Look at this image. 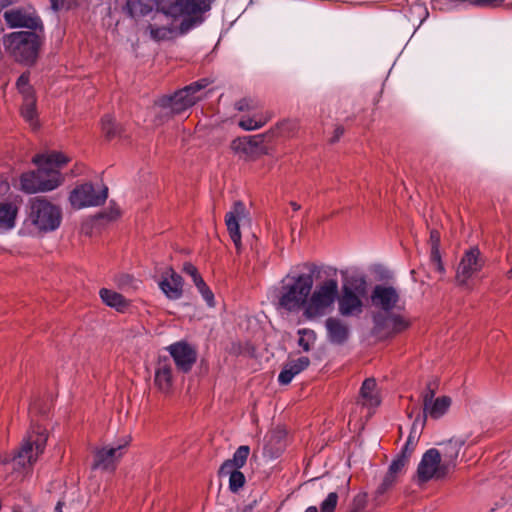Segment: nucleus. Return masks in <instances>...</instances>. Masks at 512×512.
Segmentation results:
<instances>
[{
	"label": "nucleus",
	"mask_w": 512,
	"mask_h": 512,
	"mask_svg": "<svg viewBox=\"0 0 512 512\" xmlns=\"http://www.w3.org/2000/svg\"><path fill=\"white\" fill-rule=\"evenodd\" d=\"M310 364V360L306 356L299 357L295 360L289 361L286 366L289 370L294 374V376L298 375L302 371H304Z\"/></svg>",
	"instance_id": "37"
},
{
	"label": "nucleus",
	"mask_w": 512,
	"mask_h": 512,
	"mask_svg": "<svg viewBox=\"0 0 512 512\" xmlns=\"http://www.w3.org/2000/svg\"><path fill=\"white\" fill-rule=\"evenodd\" d=\"M68 162L69 158L57 151L34 156L33 163L37 165L38 169L21 175L22 191L27 194H34L56 189L63 182L60 169Z\"/></svg>",
	"instance_id": "2"
},
{
	"label": "nucleus",
	"mask_w": 512,
	"mask_h": 512,
	"mask_svg": "<svg viewBox=\"0 0 512 512\" xmlns=\"http://www.w3.org/2000/svg\"><path fill=\"white\" fill-rule=\"evenodd\" d=\"M62 222V210L43 197L29 201L24 229L31 235H43L57 230Z\"/></svg>",
	"instance_id": "4"
},
{
	"label": "nucleus",
	"mask_w": 512,
	"mask_h": 512,
	"mask_svg": "<svg viewBox=\"0 0 512 512\" xmlns=\"http://www.w3.org/2000/svg\"><path fill=\"white\" fill-rule=\"evenodd\" d=\"M373 333L381 337H391L408 329L410 322L402 315L376 312L372 316Z\"/></svg>",
	"instance_id": "12"
},
{
	"label": "nucleus",
	"mask_w": 512,
	"mask_h": 512,
	"mask_svg": "<svg viewBox=\"0 0 512 512\" xmlns=\"http://www.w3.org/2000/svg\"><path fill=\"white\" fill-rule=\"evenodd\" d=\"M101 300L109 307L123 312L129 305L128 301L118 292L102 288L99 292Z\"/></svg>",
	"instance_id": "24"
},
{
	"label": "nucleus",
	"mask_w": 512,
	"mask_h": 512,
	"mask_svg": "<svg viewBox=\"0 0 512 512\" xmlns=\"http://www.w3.org/2000/svg\"><path fill=\"white\" fill-rule=\"evenodd\" d=\"M198 292L201 294L203 300L209 307L215 306V298L212 290L207 286L204 280H199L198 283L195 284Z\"/></svg>",
	"instance_id": "35"
},
{
	"label": "nucleus",
	"mask_w": 512,
	"mask_h": 512,
	"mask_svg": "<svg viewBox=\"0 0 512 512\" xmlns=\"http://www.w3.org/2000/svg\"><path fill=\"white\" fill-rule=\"evenodd\" d=\"M17 2H18V0H0V7L6 8L12 4L17 3Z\"/></svg>",
	"instance_id": "56"
},
{
	"label": "nucleus",
	"mask_w": 512,
	"mask_h": 512,
	"mask_svg": "<svg viewBox=\"0 0 512 512\" xmlns=\"http://www.w3.org/2000/svg\"><path fill=\"white\" fill-rule=\"evenodd\" d=\"M19 209L12 202L0 203V235L5 234L16 226Z\"/></svg>",
	"instance_id": "21"
},
{
	"label": "nucleus",
	"mask_w": 512,
	"mask_h": 512,
	"mask_svg": "<svg viewBox=\"0 0 512 512\" xmlns=\"http://www.w3.org/2000/svg\"><path fill=\"white\" fill-rule=\"evenodd\" d=\"M246 217V208L241 201L234 203L232 209L226 213L225 223L229 232L230 238L239 250L241 247V233L239 221Z\"/></svg>",
	"instance_id": "19"
},
{
	"label": "nucleus",
	"mask_w": 512,
	"mask_h": 512,
	"mask_svg": "<svg viewBox=\"0 0 512 512\" xmlns=\"http://www.w3.org/2000/svg\"><path fill=\"white\" fill-rule=\"evenodd\" d=\"M366 504V494H358L354 498V512H358L365 507Z\"/></svg>",
	"instance_id": "48"
},
{
	"label": "nucleus",
	"mask_w": 512,
	"mask_h": 512,
	"mask_svg": "<svg viewBox=\"0 0 512 512\" xmlns=\"http://www.w3.org/2000/svg\"><path fill=\"white\" fill-rule=\"evenodd\" d=\"M430 259H431V262L434 265L435 269L439 273L442 274V273L445 272V268H444L443 263L441 261V255H440L439 248H431Z\"/></svg>",
	"instance_id": "42"
},
{
	"label": "nucleus",
	"mask_w": 512,
	"mask_h": 512,
	"mask_svg": "<svg viewBox=\"0 0 512 512\" xmlns=\"http://www.w3.org/2000/svg\"><path fill=\"white\" fill-rule=\"evenodd\" d=\"M298 345L305 352H309L316 341V333L312 329L302 328L298 330Z\"/></svg>",
	"instance_id": "32"
},
{
	"label": "nucleus",
	"mask_w": 512,
	"mask_h": 512,
	"mask_svg": "<svg viewBox=\"0 0 512 512\" xmlns=\"http://www.w3.org/2000/svg\"><path fill=\"white\" fill-rule=\"evenodd\" d=\"M154 384L162 393H169L173 386L172 364L168 357H159L154 374Z\"/></svg>",
	"instance_id": "20"
},
{
	"label": "nucleus",
	"mask_w": 512,
	"mask_h": 512,
	"mask_svg": "<svg viewBox=\"0 0 512 512\" xmlns=\"http://www.w3.org/2000/svg\"><path fill=\"white\" fill-rule=\"evenodd\" d=\"M290 204L294 211H298L301 208V206L296 202H291Z\"/></svg>",
	"instance_id": "59"
},
{
	"label": "nucleus",
	"mask_w": 512,
	"mask_h": 512,
	"mask_svg": "<svg viewBox=\"0 0 512 512\" xmlns=\"http://www.w3.org/2000/svg\"><path fill=\"white\" fill-rule=\"evenodd\" d=\"M396 479L397 478L395 476H393L387 472L386 475L384 476L382 482L380 483V485L377 487V489L375 491V498L379 499L387 491H389L396 483Z\"/></svg>",
	"instance_id": "36"
},
{
	"label": "nucleus",
	"mask_w": 512,
	"mask_h": 512,
	"mask_svg": "<svg viewBox=\"0 0 512 512\" xmlns=\"http://www.w3.org/2000/svg\"><path fill=\"white\" fill-rule=\"evenodd\" d=\"M49 1H50L51 9L55 12L59 11L64 5V0H49Z\"/></svg>",
	"instance_id": "54"
},
{
	"label": "nucleus",
	"mask_w": 512,
	"mask_h": 512,
	"mask_svg": "<svg viewBox=\"0 0 512 512\" xmlns=\"http://www.w3.org/2000/svg\"><path fill=\"white\" fill-rule=\"evenodd\" d=\"M338 270L328 266L324 269L326 279L313 288V276L308 273L287 274L281 281L277 294V309L287 313L303 312L309 321L319 320L334 310L337 296Z\"/></svg>",
	"instance_id": "1"
},
{
	"label": "nucleus",
	"mask_w": 512,
	"mask_h": 512,
	"mask_svg": "<svg viewBox=\"0 0 512 512\" xmlns=\"http://www.w3.org/2000/svg\"><path fill=\"white\" fill-rule=\"evenodd\" d=\"M360 402L366 407H377L380 404V397L377 391L375 379L367 378L360 388Z\"/></svg>",
	"instance_id": "22"
},
{
	"label": "nucleus",
	"mask_w": 512,
	"mask_h": 512,
	"mask_svg": "<svg viewBox=\"0 0 512 512\" xmlns=\"http://www.w3.org/2000/svg\"><path fill=\"white\" fill-rule=\"evenodd\" d=\"M149 35L156 41L167 40L172 37L174 29L167 25L149 24L147 27Z\"/></svg>",
	"instance_id": "30"
},
{
	"label": "nucleus",
	"mask_w": 512,
	"mask_h": 512,
	"mask_svg": "<svg viewBox=\"0 0 512 512\" xmlns=\"http://www.w3.org/2000/svg\"><path fill=\"white\" fill-rule=\"evenodd\" d=\"M507 277L512 279V268L507 272Z\"/></svg>",
	"instance_id": "61"
},
{
	"label": "nucleus",
	"mask_w": 512,
	"mask_h": 512,
	"mask_svg": "<svg viewBox=\"0 0 512 512\" xmlns=\"http://www.w3.org/2000/svg\"><path fill=\"white\" fill-rule=\"evenodd\" d=\"M183 278L172 268H168L161 276L158 286L169 300H179L183 296Z\"/></svg>",
	"instance_id": "18"
},
{
	"label": "nucleus",
	"mask_w": 512,
	"mask_h": 512,
	"mask_svg": "<svg viewBox=\"0 0 512 512\" xmlns=\"http://www.w3.org/2000/svg\"><path fill=\"white\" fill-rule=\"evenodd\" d=\"M267 119L257 117H244L239 121V126L246 131L260 129L266 123Z\"/></svg>",
	"instance_id": "34"
},
{
	"label": "nucleus",
	"mask_w": 512,
	"mask_h": 512,
	"mask_svg": "<svg viewBox=\"0 0 512 512\" xmlns=\"http://www.w3.org/2000/svg\"><path fill=\"white\" fill-rule=\"evenodd\" d=\"M41 44L40 36L32 31L12 32L3 37L5 51L17 62L28 66L36 62Z\"/></svg>",
	"instance_id": "6"
},
{
	"label": "nucleus",
	"mask_w": 512,
	"mask_h": 512,
	"mask_svg": "<svg viewBox=\"0 0 512 512\" xmlns=\"http://www.w3.org/2000/svg\"><path fill=\"white\" fill-rule=\"evenodd\" d=\"M342 276L341 289L337 281V296L334 304L338 305V313L344 318L359 317L364 311V300L368 295L366 275L356 268L340 270Z\"/></svg>",
	"instance_id": "3"
},
{
	"label": "nucleus",
	"mask_w": 512,
	"mask_h": 512,
	"mask_svg": "<svg viewBox=\"0 0 512 512\" xmlns=\"http://www.w3.org/2000/svg\"><path fill=\"white\" fill-rule=\"evenodd\" d=\"M127 445L128 441L125 440L97 449L94 454L93 469L113 471Z\"/></svg>",
	"instance_id": "15"
},
{
	"label": "nucleus",
	"mask_w": 512,
	"mask_h": 512,
	"mask_svg": "<svg viewBox=\"0 0 512 512\" xmlns=\"http://www.w3.org/2000/svg\"><path fill=\"white\" fill-rule=\"evenodd\" d=\"M414 449L412 448H409L407 446L404 445V447L401 449V452L397 455V456H403L405 457V461L408 462L412 452H413Z\"/></svg>",
	"instance_id": "53"
},
{
	"label": "nucleus",
	"mask_w": 512,
	"mask_h": 512,
	"mask_svg": "<svg viewBox=\"0 0 512 512\" xmlns=\"http://www.w3.org/2000/svg\"><path fill=\"white\" fill-rule=\"evenodd\" d=\"M183 271L192 278L194 285L198 283V279L203 280L201 275L198 273L197 268L192 263H184Z\"/></svg>",
	"instance_id": "43"
},
{
	"label": "nucleus",
	"mask_w": 512,
	"mask_h": 512,
	"mask_svg": "<svg viewBox=\"0 0 512 512\" xmlns=\"http://www.w3.org/2000/svg\"><path fill=\"white\" fill-rule=\"evenodd\" d=\"M48 434L45 428L33 426L27 435L23 438L21 446L17 453L11 458H5L2 463L11 461L13 469H29L41 455L46 447Z\"/></svg>",
	"instance_id": "7"
},
{
	"label": "nucleus",
	"mask_w": 512,
	"mask_h": 512,
	"mask_svg": "<svg viewBox=\"0 0 512 512\" xmlns=\"http://www.w3.org/2000/svg\"><path fill=\"white\" fill-rule=\"evenodd\" d=\"M451 405V398L448 396H441L436 398L429 405L423 407V413L432 419H440L446 414Z\"/></svg>",
	"instance_id": "23"
},
{
	"label": "nucleus",
	"mask_w": 512,
	"mask_h": 512,
	"mask_svg": "<svg viewBox=\"0 0 512 512\" xmlns=\"http://www.w3.org/2000/svg\"><path fill=\"white\" fill-rule=\"evenodd\" d=\"M108 197V188L102 186L96 190L93 184L84 183L74 188L69 195V201L73 208L83 209L104 204Z\"/></svg>",
	"instance_id": "11"
},
{
	"label": "nucleus",
	"mask_w": 512,
	"mask_h": 512,
	"mask_svg": "<svg viewBox=\"0 0 512 512\" xmlns=\"http://www.w3.org/2000/svg\"><path fill=\"white\" fill-rule=\"evenodd\" d=\"M244 102L245 101H240L237 103V109L238 110H244Z\"/></svg>",
	"instance_id": "60"
},
{
	"label": "nucleus",
	"mask_w": 512,
	"mask_h": 512,
	"mask_svg": "<svg viewBox=\"0 0 512 512\" xmlns=\"http://www.w3.org/2000/svg\"><path fill=\"white\" fill-rule=\"evenodd\" d=\"M23 97V102L36 100L34 90L31 85L26 86L18 90Z\"/></svg>",
	"instance_id": "46"
},
{
	"label": "nucleus",
	"mask_w": 512,
	"mask_h": 512,
	"mask_svg": "<svg viewBox=\"0 0 512 512\" xmlns=\"http://www.w3.org/2000/svg\"><path fill=\"white\" fill-rule=\"evenodd\" d=\"M504 0H462L461 3L464 7L476 6V7H497Z\"/></svg>",
	"instance_id": "39"
},
{
	"label": "nucleus",
	"mask_w": 512,
	"mask_h": 512,
	"mask_svg": "<svg viewBox=\"0 0 512 512\" xmlns=\"http://www.w3.org/2000/svg\"><path fill=\"white\" fill-rule=\"evenodd\" d=\"M435 397V390L431 388V385L428 384L424 392L422 393V401H423V407L425 405H429L431 402H433L436 398Z\"/></svg>",
	"instance_id": "45"
},
{
	"label": "nucleus",
	"mask_w": 512,
	"mask_h": 512,
	"mask_svg": "<svg viewBox=\"0 0 512 512\" xmlns=\"http://www.w3.org/2000/svg\"><path fill=\"white\" fill-rule=\"evenodd\" d=\"M294 377V374L285 365L278 375V382L281 385H288L289 383H291Z\"/></svg>",
	"instance_id": "44"
},
{
	"label": "nucleus",
	"mask_w": 512,
	"mask_h": 512,
	"mask_svg": "<svg viewBox=\"0 0 512 512\" xmlns=\"http://www.w3.org/2000/svg\"><path fill=\"white\" fill-rule=\"evenodd\" d=\"M407 463L408 462L405 461V457L396 456V458L389 465L387 472L397 478V474L402 471V469L406 466Z\"/></svg>",
	"instance_id": "40"
},
{
	"label": "nucleus",
	"mask_w": 512,
	"mask_h": 512,
	"mask_svg": "<svg viewBox=\"0 0 512 512\" xmlns=\"http://www.w3.org/2000/svg\"><path fill=\"white\" fill-rule=\"evenodd\" d=\"M177 369L183 373L189 372L197 359V352L185 341L175 342L167 347Z\"/></svg>",
	"instance_id": "16"
},
{
	"label": "nucleus",
	"mask_w": 512,
	"mask_h": 512,
	"mask_svg": "<svg viewBox=\"0 0 512 512\" xmlns=\"http://www.w3.org/2000/svg\"><path fill=\"white\" fill-rule=\"evenodd\" d=\"M324 327L326 339L330 344L344 345L350 338L351 331L349 325L339 317L330 316L326 318Z\"/></svg>",
	"instance_id": "17"
},
{
	"label": "nucleus",
	"mask_w": 512,
	"mask_h": 512,
	"mask_svg": "<svg viewBox=\"0 0 512 512\" xmlns=\"http://www.w3.org/2000/svg\"><path fill=\"white\" fill-rule=\"evenodd\" d=\"M416 435V432H414V434H409L408 438H407V441L405 443V446L409 447V448H412L414 449L419 438L418 436H415Z\"/></svg>",
	"instance_id": "51"
},
{
	"label": "nucleus",
	"mask_w": 512,
	"mask_h": 512,
	"mask_svg": "<svg viewBox=\"0 0 512 512\" xmlns=\"http://www.w3.org/2000/svg\"><path fill=\"white\" fill-rule=\"evenodd\" d=\"M250 448L247 445H242L236 449L231 459L226 460L222 465V470L240 469L242 468L249 456Z\"/></svg>",
	"instance_id": "26"
},
{
	"label": "nucleus",
	"mask_w": 512,
	"mask_h": 512,
	"mask_svg": "<svg viewBox=\"0 0 512 512\" xmlns=\"http://www.w3.org/2000/svg\"><path fill=\"white\" fill-rule=\"evenodd\" d=\"M305 512H320L316 506H309Z\"/></svg>",
	"instance_id": "58"
},
{
	"label": "nucleus",
	"mask_w": 512,
	"mask_h": 512,
	"mask_svg": "<svg viewBox=\"0 0 512 512\" xmlns=\"http://www.w3.org/2000/svg\"><path fill=\"white\" fill-rule=\"evenodd\" d=\"M102 131L109 139L120 133V128L111 115H105L101 120Z\"/></svg>",
	"instance_id": "33"
},
{
	"label": "nucleus",
	"mask_w": 512,
	"mask_h": 512,
	"mask_svg": "<svg viewBox=\"0 0 512 512\" xmlns=\"http://www.w3.org/2000/svg\"><path fill=\"white\" fill-rule=\"evenodd\" d=\"M484 260L478 247H471L465 251L456 272V281L460 286L466 287L469 279L476 275L483 267Z\"/></svg>",
	"instance_id": "13"
},
{
	"label": "nucleus",
	"mask_w": 512,
	"mask_h": 512,
	"mask_svg": "<svg viewBox=\"0 0 512 512\" xmlns=\"http://www.w3.org/2000/svg\"><path fill=\"white\" fill-rule=\"evenodd\" d=\"M349 483H350V480H347L346 487L344 488L345 492H348Z\"/></svg>",
	"instance_id": "62"
},
{
	"label": "nucleus",
	"mask_w": 512,
	"mask_h": 512,
	"mask_svg": "<svg viewBox=\"0 0 512 512\" xmlns=\"http://www.w3.org/2000/svg\"><path fill=\"white\" fill-rule=\"evenodd\" d=\"M338 493L336 491L328 493L326 498L320 503V512H334L338 503Z\"/></svg>",
	"instance_id": "38"
},
{
	"label": "nucleus",
	"mask_w": 512,
	"mask_h": 512,
	"mask_svg": "<svg viewBox=\"0 0 512 512\" xmlns=\"http://www.w3.org/2000/svg\"><path fill=\"white\" fill-rule=\"evenodd\" d=\"M29 81H30L29 73L21 74L16 83L17 89L19 90L23 87L25 88L26 86L30 85Z\"/></svg>",
	"instance_id": "49"
},
{
	"label": "nucleus",
	"mask_w": 512,
	"mask_h": 512,
	"mask_svg": "<svg viewBox=\"0 0 512 512\" xmlns=\"http://www.w3.org/2000/svg\"><path fill=\"white\" fill-rule=\"evenodd\" d=\"M126 11L129 16L136 18L145 16L153 9L151 0H128L126 3Z\"/></svg>",
	"instance_id": "27"
},
{
	"label": "nucleus",
	"mask_w": 512,
	"mask_h": 512,
	"mask_svg": "<svg viewBox=\"0 0 512 512\" xmlns=\"http://www.w3.org/2000/svg\"><path fill=\"white\" fill-rule=\"evenodd\" d=\"M443 448V463L448 464V470L455 466V461L458 458L459 452L464 445L461 439H449L445 442Z\"/></svg>",
	"instance_id": "25"
},
{
	"label": "nucleus",
	"mask_w": 512,
	"mask_h": 512,
	"mask_svg": "<svg viewBox=\"0 0 512 512\" xmlns=\"http://www.w3.org/2000/svg\"><path fill=\"white\" fill-rule=\"evenodd\" d=\"M430 244H431V248H439V245H440V233L437 230H431V232H430Z\"/></svg>",
	"instance_id": "50"
},
{
	"label": "nucleus",
	"mask_w": 512,
	"mask_h": 512,
	"mask_svg": "<svg viewBox=\"0 0 512 512\" xmlns=\"http://www.w3.org/2000/svg\"><path fill=\"white\" fill-rule=\"evenodd\" d=\"M370 300L372 306L379 310L378 312L389 313L398 308L400 294L398 290L391 285L378 284L373 288L370 294Z\"/></svg>",
	"instance_id": "14"
},
{
	"label": "nucleus",
	"mask_w": 512,
	"mask_h": 512,
	"mask_svg": "<svg viewBox=\"0 0 512 512\" xmlns=\"http://www.w3.org/2000/svg\"><path fill=\"white\" fill-rule=\"evenodd\" d=\"M23 97V102L36 100L34 90L31 85L26 86L18 90Z\"/></svg>",
	"instance_id": "47"
},
{
	"label": "nucleus",
	"mask_w": 512,
	"mask_h": 512,
	"mask_svg": "<svg viewBox=\"0 0 512 512\" xmlns=\"http://www.w3.org/2000/svg\"><path fill=\"white\" fill-rule=\"evenodd\" d=\"M210 83L211 81L207 78L197 80L176 91L173 95L161 97L157 101V105L167 114H181L204 97L203 91Z\"/></svg>",
	"instance_id": "8"
},
{
	"label": "nucleus",
	"mask_w": 512,
	"mask_h": 512,
	"mask_svg": "<svg viewBox=\"0 0 512 512\" xmlns=\"http://www.w3.org/2000/svg\"><path fill=\"white\" fill-rule=\"evenodd\" d=\"M343 134H344V129L341 126L336 127L334 130V135L330 139V142L331 143L337 142Z\"/></svg>",
	"instance_id": "52"
},
{
	"label": "nucleus",
	"mask_w": 512,
	"mask_h": 512,
	"mask_svg": "<svg viewBox=\"0 0 512 512\" xmlns=\"http://www.w3.org/2000/svg\"><path fill=\"white\" fill-rule=\"evenodd\" d=\"M21 115L26 122L33 128L38 126V115L36 110V100L23 102Z\"/></svg>",
	"instance_id": "31"
},
{
	"label": "nucleus",
	"mask_w": 512,
	"mask_h": 512,
	"mask_svg": "<svg viewBox=\"0 0 512 512\" xmlns=\"http://www.w3.org/2000/svg\"><path fill=\"white\" fill-rule=\"evenodd\" d=\"M255 145L246 137L234 139L231 142V150L240 157L250 155L254 150Z\"/></svg>",
	"instance_id": "29"
},
{
	"label": "nucleus",
	"mask_w": 512,
	"mask_h": 512,
	"mask_svg": "<svg viewBox=\"0 0 512 512\" xmlns=\"http://www.w3.org/2000/svg\"><path fill=\"white\" fill-rule=\"evenodd\" d=\"M64 502L58 501L55 506V512H63Z\"/></svg>",
	"instance_id": "57"
},
{
	"label": "nucleus",
	"mask_w": 512,
	"mask_h": 512,
	"mask_svg": "<svg viewBox=\"0 0 512 512\" xmlns=\"http://www.w3.org/2000/svg\"><path fill=\"white\" fill-rule=\"evenodd\" d=\"M426 419H427V416L424 413L422 415H418L412 423L410 434L413 435L414 432H416L415 436L420 437V435L423 431V428L426 424Z\"/></svg>",
	"instance_id": "41"
},
{
	"label": "nucleus",
	"mask_w": 512,
	"mask_h": 512,
	"mask_svg": "<svg viewBox=\"0 0 512 512\" xmlns=\"http://www.w3.org/2000/svg\"><path fill=\"white\" fill-rule=\"evenodd\" d=\"M448 471V464L442 462L440 452L436 448H430L422 455L418 464L417 481L426 483L432 479H441Z\"/></svg>",
	"instance_id": "9"
},
{
	"label": "nucleus",
	"mask_w": 512,
	"mask_h": 512,
	"mask_svg": "<svg viewBox=\"0 0 512 512\" xmlns=\"http://www.w3.org/2000/svg\"><path fill=\"white\" fill-rule=\"evenodd\" d=\"M219 475L222 477H229V489L232 492H237L245 484V476L239 469H228L227 471H223L222 467H220Z\"/></svg>",
	"instance_id": "28"
},
{
	"label": "nucleus",
	"mask_w": 512,
	"mask_h": 512,
	"mask_svg": "<svg viewBox=\"0 0 512 512\" xmlns=\"http://www.w3.org/2000/svg\"><path fill=\"white\" fill-rule=\"evenodd\" d=\"M215 0H175L173 3L165 7V13H156L153 19L157 17L167 18L171 16L174 18L183 17L180 24L182 33L199 26L205 20L204 14L207 13Z\"/></svg>",
	"instance_id": "5"
},
{
	"label": "nucleus",
	"mask_w": 512,
	"mask_h": 512,
	"mask_svg": "<svg viewBox=\"0 0 512 512\" xmlns=\"http://www.w3.org/2000/svg\"><path fill=\"white\" fill-rule=\"evenodd\" d=\"M120 215V211L118 208H110L109 212L106 213L104 216L107 217L109 220H114Z\"/></svg>",
	"instance_id": "55"
},
{
	"label": "nucleus",
	"mask_w": 512,
	"mask_h": 512,
	"mask_svg": "<svg viewBox=\"0 0 512 512\" xmlns=\"http://www.w3.org/2000/svg\"><path fill=\"white\" fill-rule=\"evenodd\" d=\"M3 19L11 28H26L32 32H43L44 26L41 18L31 6L16 7L4 11Z\"/></svg>",
	"instance_id": "10"
}]
</instances>
